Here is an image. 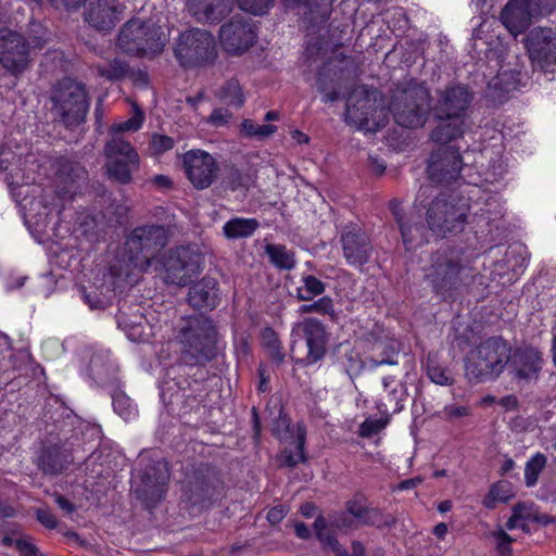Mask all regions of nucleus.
Instances as JSON below:
<instances>
[{
	"label": "nucleus",
	"mask_w": 556,
	"mask_h": 556,
	"mask_svg": "<svg viewBox=\"0 0 556 556\" xmlns=\"http://www.w3.org/2000/svg\"><path fill=\"white\" fill-rule=\"evenodd\" d=\"M176 338L181 358L187 365H204L217 354V330L206 317L193 316L186 319Z\"/></svg>",
	"instance_id": "f257e3e1"
},
{
	"label": "nucleus",
	"mask_w": 556,
	"mask_h": 556,
	"mask_svg": "<svg viewBox=\"0 0 556 556\" xmlns=\"http://www.w3.org/2000/svg\"><path fill=\"white\" fill-rule=\"evenodd\" d=\"M469 263L462 249L442 248L435 251L425 268V280L439 295L456 290L470 276Z\"/></svg>",
	"instance_id": "f03ea898"
},
{
	"label": "nucleus",
	"mask_w": 556,
	"mask_h": 556,
	"mask_svg": "<svg viewBox=\"0 0 556 556\" xmlns=\"http://www.w3.org/2000/svg\"><path fill=\"white\" fill-rule=\"evenodd\" d=\"M510 346L502 338H489L469 351L465 375L469 381L485 382L497 378L507 366Z\"/></svg>",
	"instance_id": "7ed1b4c3"
},
{
	"label": "nucleus",
	"mask_w": 556,
	"mask_h": 556,
	"mask_svg": "<svg viewBox=\"0 0 556 556\" xmlns=\"http://www.w3.org/2000/svg\"><path fill=\"white\" fill-rule=\"evenodd\" d=\"M389 112L394 122L405 128L422 127L431 112V97L422 84H409L406 88H396L393 92Z\"/></svg>",
	"instance_id": "20e7f679"
},
{
	"label": "nucleus",
	"mask_w": 556,
	"mask_h": 556,
	"mask_svg": "<svg viewBox=\"0 0 556 556\" xmlns=\"http://www.w3.org/2000/svg\"><path fill=\"white\" fill-rule=\"evenodd\" d=\"M166 243L167 231L164 226L146 225L135 228L125 241L124 256L128 263L124 274L128 276L134 269L147 270Z\"/></svg>",
	"instance_id": "39448f33"
},
{
	"label": "nucleus",
	"mask_w": 556,
	"mask_h": 556,
	"mask_svg": "<svg viewBox=\"0 0 556 556\" xmlns=\"http://www.w3.org/2000/svg\"><path fill=\"white\" fill-rule=\"evenodd\" d=\"M168 41L162 27L153 21L129 20L121 29L118 46L127 54L155 56Z\"/></svg>",
	"instance_id": "423d86ee"
},
{
	"label": "nucleus",
	"mask_w": 556,
	"mask_h": 556,
	"mask_svg": "<svg viewBox=\"0 0 556 556\" xmlns=\"http://www.w3.org/2000/svg\"><path fill=\"white\" fill-rule=\"evenodd\" d=\"M51 102L52 113L66 128L81 124L89 109L85 86L72 78H64L56 84Z\"/></svg>",
	"instance_id": "0eeeda50"
},
{
	"label": "nucleus",
	"mask_w": 556,
	"mask_h": 556,
	"mask_svg": "<svg viewBox=\"0 0 556 556\" xmlns=\"http://www.w3.org/2000/svg\"><path fill=\"white\" fill-rule=\"evenodd\" d=\"M346 117L358 129L375 132L387 125L389 110L378 90L362 89L354 91L348 100Z\"/></svg>",
	"instance_id": "6e6552de"
},
{
	"label": "nucleus",
	"mask_w": 556,
	"mask_h": 556,
	"mask_svg": "<svg viewBox=\"0 0 556 556\" xmlns=\"http://www.w3.org/2000/svg\"><path fill=\"white\" fill-rule=\"evenodd\" d=\"M467 219V207L459 205L451 195L441 194L429 204L425 220L431 233L444 238L464 229Z\"/></svg>",
	"instance_id": "1a4fd4ad"
},
{
	"label": "nucleus",
	"mask_w": 556,
	"mask_h": 556,
	"mask_svg": "<svg viewBox=\"0 0 556 556\" xmlns=\"http://www.w3.org/2000/svg\"><path fill=\"white\" fill-rule=\"evenodd\" d=\"M175 56L184 67H198L212 63L216 53V43L207 30L193 28L182 33L174 49Z\"/></svg>",
	"instance_id": "9d476101"
},
{
	"label": "nucleus",
	"mask_w": 556,
	"mask_h": 556,
	"mask_svg": "<svg viewBox=\"0 0 556 556\" xmlns=\"http://www.w3.org/2000/svg\"><path fill=\"white\" fill-rule=\"evenodd\" d=\"M203 254L195 247H178L170 250L164 262L166 283L187 286L202 270Z\"/></svg>",
	"instance_id": "9b49d317"
},
{
	"label": "nucleus",
	"mask_w": 556,
	"mask_h": 556,
	"mask_svg": "<svg viewBox=\"0 0 556 556\" xmlns=\"http://www.w3.org/2000/svg\"><path fill=\"white\" fill-rule=\"evenodd\" d=\"M223 492V481L217 470L200 465L187 483L186 495L192 505L210 506Z\"/></svg>",
	"instance_id": "f8f14e48"
},
{
	"label": "nucleus",
	"mask_w": 556,
	"mask_h": 556,
	"mask_svg": "<svg viewBox=\"0 0 556 556\" xmlns=\"http://www.w3.org/2000/svg\"><path fill=\"white\" fill-rule=\"evenodd\" d=\"M184 173L197 190L210 188L216 180L219 166L216 159L201 149H192L181 155Z\"/></svg>",
	"instance_id": "ddd939ff"
},
{
	"label": "nucleus",
	"mask_w": 556,
	"mask_h": 556,
	"mask_svg": "<svg viewBox=\"0 0 556 556\" xmlns=\"http://www.w3.org/2000/svg\"><path fill=\"white\" fill-rule=\"evenodd\" d=\"M532 63L544 72L556 71V31L551 27H534L526 38Z\"/></svg>",
	"instance_id": "4468645a"
},
{
	"label": "nucleus",
	"mask_w": 556,
	"mask_h": 556,
	"mask_svg": "<svg viewBox=\"0 0 556 556\" xmlns=\"http://www.w3.org/2000/svg\"><path fill=\"white\" fill-rule=\"evenodd\" d=\"M30 43L18 33L0 30V64L14 76L22 74L30 62Z\"/></svg>",
	"instance_id": "2eb2a0df"
},
{
	"label": "nucleus",
	"mask_w": 556,
	"mask_h": 556,
	"mask_svg": "<svg viewBox=\"0 0 556 556\" xmlns=\"http://www.w3.org/2000/svg\"><path fill=\"white\" fill-rule=\"evenodd\" d=\"M219 39L227 53L242 54L256 40L255 25L242 16H235L220 27Z\"/></svg>",
	"instance_id": "dca6fc26"
},
{
	"label": "nucleus",
	"mask_w": 556,
	"mask_h": 556,
	"mask_svg": "<svg viewBox=\"0 0 556 556\" xmlns=\"http://www.w3.org/2000/svg\"><path fill=\"white\" fill-rule=\"evenodd\" d=\"M473 93L462 84L446 86L438 92L433 106L435 118H463L472 102Z\"/></svg>",
	"instance_id": "f3484780"
},
{
	"label": "nucleus",
	"mask_w": 556,
	"mask_h": 556,
	"mask_svg": "<svg viewBox=\"0 0 556 556\" xmlns=\"http://www.w3.org/2000/svg\"><path fill=\"white\" fill-rule=\"evenodd\" d=\"M389 206L397 223L406 250L415 249L429 241L431 230L427 223L424 224L420 214L412 212L405 215L401 202L397 199H392Z\"/></svg>",
	"instance_id": "a211bd4d"
},
{
	"label": "nucleus",
	"mask_w": 556,
	"mask_h": 556,
	"mask_svg": "<svg viewBox=\"0 0 556 556\" xmlns=\"http://www.w3.org/2000/svg\"><path fill=\"white\" fill-rule=\"evenodd\" d=\"M463 160L457 149L440 147L431 153L428 174L431 181L450 185L459 178Z\"/></svg>",
	"instance_id": "6ab92c4d"
},
{
	"label": "nucleus",
	"mask_w": 556,
	"mask_h": 556,
	"mask_svg": "<svg viewBox=\"0 0 556 556\" xmlns=\"http://www.w3.org/2000/svg\"><path fill=\"white\" fill-rule=\"evenodd\" d=\"M340 243L345 262L353 267H363L374 251L369 237L356 224L346 225L342 229Z\"/></svg>",
	"instance_id": "aec40b11"
},
{
	"label": "nucleus",
	"mask_w": 556,
	"mask_h": 556,
	"mask_svg": "<svg viewBox=\"0 0 556 556\" xmlns=\"http://www.w3.org/2000/svg\"><path fill=\"white\" fill-rule=\"evenodd\" d=\"M296 329L302 332L307 348V353L301 363L309 366L321 361L327 352L328 334L321 321L316 318H304L296 324Z\"/></svg>",
	"instance_id": "412c9836"
},
{
	"label": "nucleus",
	"mask_w": 556,
	"mask_h": 556,
	"mask_svg": "<svg viewBox=\"0 0 556 556\" xmlns=\"http://www.w3.org/2000/svg\"><path fill=\"white\" fill-rule=\"evenodd\" d=\"M507 365L516 379L528 381L538 379L542 369L543 358L538 349L525 346L509 353Z\"/></svg>",
	"instance_id": "4be33fe9"
},
{
	"label": "nucleus",
	"mask_w": 556,
	"mask_h": 556,
	"mask_svg": "<svg viewBox=\"0 0 556 556\" xmlns=\"http://www.w3.org/2000/svg\"><path fill=\"white\" fill-rule=\"evenodd\" d=\"M73 460L72 450L65 443H47L38 453L37 466L45 475L58 476L66 470Z\"/></svg>",
	"instance_id": "5701e85b"
},
{
	"label": "nucleus",
	"mask_w": 556,
	"mask_h": 556,
	"mask_svg": "<svg viewBox=\"0 0 556 556\" xmlns=\"http://www.w3.org/2000/svg\"><path fill=\"white\" fill-rule=\"evenodd\" d=\"M277 432L280 440H288L289 437L294 439L293 447H286L281 464L288 467H294L300 463L305 462V438L306 430L304 425L296 424L295 427L290 426V422L286 418H281L278 422Z\"/></svg>",
	"instance_id": "b1692460"
},
{
	"label": "nucleus",
	"mask_w": 556,
	"mask_h": 556,
	"mask_svg": "<svg viewBox=\"0 0 556 556\" xmlns=\"http://www.w3.org/2000/svg\"><path fill=\"white\" fill-rule=\"evenodd\" d=\"M536 18L526 0H509L500 14L501 23L515 38L523 34Z\"/></svg>",
	"instance_id": "393cba45"
},
{
	"label": "nucleus",
	"mask_w": 556,
	"mask_h": 556,
	"mask_svg": "<svg viewBox=\"0 0 556 556\" xmlns=\"http://www.w3.org/2000/svg\"><path fill=\"white\" fill-rule=\"evenodd\" d=\"M123 7L118 0L90 1L86 11V21L96 29L111 30L121 20Z\"/></svg>",
	"instance_id": "a878e982"
},
{
	"label": "nucleus",
	"mask_w": 556,
	"mask_h": 556,
	"mask_svg": "<svg viewBox=\"0 0 556 556\" xmlns=\"http://www.w3.org/2000/svg\"><path fill=\"white\" fill-rule=\"evenodd\" d=\"M186 10L198 23L217 24L230 12L228 0H186Z\"/></svg>",
	"instance_id": "bb28decb"
},
{
	"label": "nucleus",
	"mask_w": 556,
	"mask_h": 556,
	"mask_svg": "<svg viewBox=\"0 0 556 556\" xmlns=\"http://www.w3.org/2000/svg\"><path fill=\"white\" fill-rule=\"evenodd\" d=\"M217 285L215 278L203 277L189 289V304L195 309H213L218 304Z\"/></svg>",
	"instance_id": "cd10ccee"
},
{
	"label": "nucleus",
	"mask_w": 556,
	"mask_h": 556,
	"mask_svg": "<svg viewBox=\"0 0 556 556\" xmlns=\"http://www.w3.org/2000/svg\"><path fill=\"white\" fill-rule=\"evenodd\" d=\"M56 175L60 184H64L58 191V198L60 201H66L75 193L74 184L86 179L87 173L79 163L65 159L60 162Z\"/></svg>",
	"instance_id": "c85d7f7f"
},
{
	"label": "nucleus",
	"mask_w": 556,
	"mask_h": 556,
	"mask_svg": "<svg viewBox=\"0 0 556 556\" xmlns=\"http://www.w3.org/2000/svg\"><path fill=\"white\" fill-rule=\"evenodd\" d=\"M151 470L147 471L143 476V494L150 497L152 501H160L166 491V484L169 479V471L167 463L164 460H157Z\"/></svg>",
	"instance_id": "c756f323"
},
{
	"label": "nucleus",
	"mask_w": 556,
	"mask_h": 556,
	"mask_svg": "<svg viewBox=\"0 0 556 556\" xmlns=\"http://www.w3.org/2000/svg\"><path fill=\"white\" fill-rule=\"evenodd\" d=\"M116 318L118 327L125 331L131 341H141L146 339V317L138 306H136V312L132 315H129L124 311V308H119Z\"/></svg>",
	"instance_id": "7c9ffc66"
},
{
	"label": "nucleus",
	"mask_w": 556,
	"mask_h": 556,
	"mask_svg": "<svg viewBox=\"0 0 556 556\" xmlns=\"http://www.w3.org/2000/svg\"><path fill=\"white\" fill-rule=\"evenodd\" d=\"M139 154L130 155V159L108 160L105 167L109 177L119 184H129L132 173L139 168Z\"/></svg>",
	"instance_id": "2f4dec72"
},
{
	"label": "nucleus",
	"mask_w": 556,
	"mask_h": 556,
	"mask_svg": "<svg viewBox=\"0 0 556 556\" xmlns=\"http://www.w3.org/2000/svg\"><path fill=\"white\" fill-rule=\"evenodd\" d=\"M440 123L431 132V140L446 144L450 141L462 137L465 131V119L463 118H437Z\"/></svg>",
	"instance_id": "473e14b6"
},
{
	"label": "nucleus",
	"mask_w": 556,
	"mask_h": 556,
	"mask_svg": "<svg viewBox=\"0 0 556 556\" xmlns=\"http://www.w3.org/2000/svg\"><path fill=\"white\" fill-rule=\"evenodd\" d=\"M258 227L256 218L233 217L224 224L222 231L227 240H238L252 237Z\"/></svg>",
	"instance_id": "72a5a7b5"
},
{
	"label": "nucleus",
	"mask_w": 556,
	"mask_h": 556,
	"mask_svg": "<svg viewBox=\"0 0 556 556\" xmlns=\"http://www.w3.org/2000/svg\"><path fill=\"white\" fill-rule=\"evenodd\" d=\"M427 377L431 382L447 387L454 383V378L447 367L439 362L438 353L429 352L425 363Z\"/></svg>",
	"instance_id": "f704fd0d"
},
{
	"label": "nucleus",
	"mask_w": 556,
	"mask_h": 556,
	"mask_svg": "<svg viewBox=\"0 0 556 556\" xmlns=\"http://www.w3.org/2000/svg\"><path fill=\"white\" fill-rule=\"evenodd\" d=\"M361 525L379 526L381 513L375 508L366 507L357 497L346 503V510Z\"/></svg>",
	"instance_id": "c9c22d12"
},
{
	"label": "nucleus",
	"mask_w": 556,
	"mask_h": 556,
	"mask_svg": "<svg viewBox=\"0 0 556 556\" xmlns=\"http://www.w3.org/2000/svg\"><path fill=\"white\" fill-rule=\"evenodd\" d=\"M316 538L325 548H330L336 556H348L346 549L339 544L336 534L327 529L324 517L319 516L313 523Z\"/></svg>",
	"instance_id": "e433bc0d"
},
{
	"label": "nucleus",
	"mask_w": 556,
	"mask_h": 556,
	"mask_svg": "<svg viewBox=\"0 0 556 556\" xmlns=\"http://www.w3.org/2000/svg\"><path fill=\"white\" fill-rule=\"evenodd\" d=\"M265 252L270 262L279 269L291 270L295 267V255L281 244H267Z\"/></svg>",
	"instance_id": "4c0bfd02"
},
{
	"label": "nucleus",
	"mask_w": 556,
	"mask_h": 556,
	"mask_svg": "<svg viewBox=\"0 0 556 556\" xmlns=\"http://www.w3.org/2000/svg\"><path fill=\"white\" fill-rule=\"evenodd\" d=\"M103 153L108 160L130 159V155L138 154L131 143L122 136H111L104 146Z\"/></svg>",
	"instance_id": "58836bf2"
},
{
	"label": "nucleus",
	"mask_w": 556,
	"mask_h": 556,
	"mask_svg": "<svg viewBox=\"0 0 556 556\" xmlns=\"http://www.w3.org/2000/svg\"><path fill=\"white\" fill-rule=\"evenodd\" d=\"M513 497L514 492L511 483L502 480L491 485L489 493L482 501V504L488 509H494L497 503H506Z\"/></svg>",
	"instance_id": "ea45409f"
},
{
	"label": "nucleus",
	"mask_w": 556,
	"mask_h": 556,
	"mask_svg": "<svg viewBox=\"0 0 556 556\" xmlns=\"http://www.w3.org/2000/svg\"><path fill=\"white\" fill-rule=\"evenodd\" d=\"M394 379L391 376L382 379L384 390L388 392L389 402L391 404L392 413H400L404 407V402L407 397V390L404 383L399 382L394 387Z\"/></svg>",
	"instance_id": "a19ab883"
},
{
	"label": "nucleus",
	"mask_w": 556,
	"mask_h": 556,
	"mask_svg": "<svg viewBox=\"0 0 556 556\" xmlns=\"http://www.w3.org/2000/svg\"><path fill=\"white\" fill-rule=\"evenodd\" d=\"M98 76L110 81L119 80L128 73V64L121 59H113L106 64H97L93 66Z\"/></svg>",
	"instance_id": "79ce46f5"
},
{
	"label": "nucleus",
	"mask_w": 556,
	"mask_h": 556,
	"mask_svg": "<svg viewBox=\"0 0 556 556\" xmlns=\"http://www.w3.org/2000/svg\"><path fill=\"white\" fill-rule=\"evenodd\" d=\"M301 281L302 286L296 288V298L300 301H311L326 290L325 283L313 275L303 276Z\"/></svg>",
	"instance_id": "37998d69"
},
{
	"label": "nucleus",
	"mask_w": 556,
	"mask_h": 556,
	"mask_svg": "<svg viewBox=\"0 0 556 556\" xmlns=\"http://www.w3.org/2000/svg\"><path fill=\"white\" fill-rule=\"evenodd\" d=\"M218 98L229 106L240 108L244 103V94L237 79L227 80L219 89Z\"/></svg>",
	"instance_id": "c03bdc74"
},
{
	"label": "nucleus",
	"mask_w": 556,
	"mask_h": 556,
	"mask_svg": "<svg viewBox=\"0 0 556 556\" xmlns=\"http://www.w3.org/2000/svg\"><path fill=\"white\" fill-rule=\"evenodd\" d=\"M547 463L544 454L538 452L532 455L525 466V482L527 486H534Z\"/></svg>",
	"instance_id": "a18cd8bd"
},
{
	"label": "nucleus",
	"mask_w": 556,
	"mask_h": 556,
	"mask_svg": "<svg viewBox=\"0 0 556 556\" xmlns=\"http://www.w3.org/2000/svg\"><path fill=\"white\" fill-rule=\"evenodd\" d=\"M144 115L138 105H134V115L127 121L115 123L110 128L111 136H121L125 131H137L142 127Z\"/></svg>",
	"instance_id": "49530a36"
},
{
	"label": "nucleus",
	"mask_w": 556,
	"mask_h": 556,
	"mask_svg": "<svg viewBox=\"0 0 556 556\" xmlns=\"http://www.w3.org/2000/svg\"><path fill=\"white\" fill-rule=\"evenodd\" d=\"M533 504L532 503H518L513 507V514L506 522L507 530L517 529L519 523L525 521H533Z\"/></svg>",
	"instance_id": "de8ad7c7"
},
{
	"label": "nucleus",
	"mask_w": 556,
	"mask_h": 556,
	"mask_svg": "<svg viewBox=\"0 0 556 556\" xmlns=\"http://www.w3.org/2000/svg\"><path fill=\"white\" fill-rule=\"evenodd\" d=\"M276 0H237L240 10L255 15L263 16L274 7Z\"/></svg>",
	"instance_id": "09e8293b"
},
{
	"label": "nucleus",
	"mask_w": 556,
	"mask_h": 556,
	"mask_svg": "<svg viewBox=\"0 0 556 556\" xmlns=\"http://www.w3.org/2000/svg\"><path fill=\"white\" fill-rule=\"evenodd\" d=\"M300 314L318 313L321 315L334 316L333 301L330 296H321L311 304H303L299 307Z\"/></svg>",
	"instance_id": "8fccbe9b"
},
{
	"label": "nucleus",
	"mask_w": 556,
	"mask_h": 556,
	"mask_svg": "<svg viewBox=\"0 0 556 556\" xmlns=\"http://www.w3.org/2000/svg\"><path fill=\"white\" fill-rule=\"evenodd\" d=\"M241 130L247 137L263 139L273 135L277 127L274 125H258L252 119H244L241 124Z\"/></svg>",
	"instance_id": "3c124183"
},
{
	"label": "nucleus",
	"mask_w": 556,
	"mask_h": 556,
	"mask_svg": "<svg viewBox=\"0 0 556 556\" xmlns=\"http://www.w3.org/2000/svg\"><path fill=\"white\" fill-rule=\"evenodd\" d=\"M389 422V418H367L361 424L358 434L362 438H371L383 430Z\"/></svg>",
	"instance_id": "603ef678"
},
{
	"label": "nucleus",
	"mask_w": 556,
	"mask_h": 556,
	"mask_svg": "<svg viewBox=\"0 0 556 556\" xmlns=\"http://www.w3.org/2000/svg\"><path fill=\"white\" fill-rule=\"evenodd\" d=\"M113 408L124 419L129 420L136 415V409L129 397L124 394L113 396Z\"/></svg>",
	"instance_id": "864d4df0"
},
{
	"label": "nucleus",
	"mask_w": 556,
	"mask_h": 556,
	"mask_svg": "<svg viewBox=\"0 0 556 556\" xmlns=\"http://www.w3.org/2000/svg\"><path fill=\"white\" fill-rule=\"evenodd\" d=\"M175 146V140L166 135L153 134L150 140V150L154 155H161Z\"/></svg>",
	"instance_id": "5fc2aeb1"
},
{
	"label": "nucleus",
	"mask_w": 556,
	"mask_h": 556,
	"mask_svg": "<svg viewBox=\"0 0 556 556\" xmlns=\"http://www.w3.org/2000/svg\"><path fill=\"white\" fill-rule=\"evenodd\" d=\"M495 542V547L500 556H510L511 555V544L515 541L509 534H507L503 529H498L491 533Z\"/></svg>",
	"instance_id": "6e6d98bb"
},
{
	"label": "nucleus",
	"mask_w": 556,
	"mask_h": 556,
	"mask_svg": "<svg viewBox=\"0 0 556 556\" xmlns=\"http://www.w3.org/2000/svg\"><path fill=\"white\" fill-rule=\"evenodd\" d=\"M400 353L399 346H395L393 343L383 349L381 353V358H370V367L377 368L382 365H396L397 356Z\"/></svg>",
	"instance_id": "4d7b16f0"
},
{
	"label": "nucleus",
	"mask_w": 556,
	"mask_h": 556,
	"mask_svg": "<svg viewBox=\"0 0 556 556\" xmlns=\"http://www.w3.org/2000/svg\"><path fill=\"white\" fill-rule=\"evenodd\" d=\"M538 18L549 16L556 11V0H526Z\"/></svg>",
	"instance_id": "13d9d810"
},
{
	"label": "nucleus",
	"mask_w": 556,
	"mask_h": 556,
	"mask_svg": "<svg viewBox=\"0 0 556 556\" xmlns=\"http://www.w3.org/2000/svg\"><path fill=\"white\" fill-rule=\"evenodd\" d=\"M441 414L442 418L445 420H455L468 416L470 414V408L465 405H445Z\"/></svg>",
	"instance_id": "bf43d9fd"
},
{
	"label": "nucleus",
	"mask_w": 556,
	"mask_h": 556,
	"mask_svg": "<svg viewBox=\"0 0 556 556\" xmlns=\"http://www.w3.org/2000/svg\"><path fill=\"white\" fill-rule=\"evenodd\" d=\"M332 527L339 530H350L357 528L361 523L357 522L351 515L346 511L340 513L336 515L331 520Z\"/></svg>",
	"instance_id": "052dcab7"
},
{
	"label": "nucleus",
	"mask_w": 556,
	"mask_h": 556,
	"mask_svg": "<svg viewBox=\"0 0 556 556\" xmlns=\"http://www.w3.org/2000/svg\"><path fill=\"white\" fill-rule=\"evenodd\" d=\"M223 186L229 190H236L242 185V174L238 168L231 167L223 177Z\"/></svg>",
	"instance_id": "680f3d73"
},
{
	"label": "nucleus",
	"mask_w": 556,
	"mask_h": 556,
	"mask_svg": "<svg viewBox=\"0 0 556 556\" xmlns=\"http://www.w3.org/2000/svg\"><path fill=\"white\" fill-rule=\"evenodd\" d=\"M36 519L47 529H55L58 527V519L51 513L49 508H36L35 510Z\"/></svg>",
	"instance_id": "e2e57ef3"
},
{
	"label": "nucleus",
	"mask_w": 556,
	"mask_h": 556,
	"mask_svg": "<svg viewBox=\"0 0 556 556\" xmlns=\"http://www.w3.org/2000/svg\"><path fill=\"white\" fill-rule=\"evenodd\" d=\"M269 336V340L267 342V346L270 349V357L273 361L277 363H282L285 359V354L280 349L279 341L271 330H267Z\"/></svg>",
	"instance_id": "0e129e2a"
},
{
	"label": "nucleus",
	"mask_w": 556,
	"mask_h": 556,
	"mask_svg": "<svg viewBox=\"0 0 556 556\" xmlns=\"http://www.w3.org/2000/svg\"><path fill=\"white\" fill-rule=\"evenodd\" d=\"M231 118V113L225 109H215L208 117L210 124L216 127L226 125Z\"/></svg>",
	"instance_id": "69168bd1"
},
{
	"label": "nucleus",
	"mask_w": 556,
	"mask_h": 556,
	"mask_svg": "<svg viewBox=\"0 0 556 556\" xmlns=\"http://www.w3.org/2000/svg\"><path fill=\"white\" fill-rule=\"evenodd\" d=\"M257 374L260 377L258 382V391L260 392H268L269 391V372L265 365H260L257 368Z\"/></svg>",
	"instance_id": "338daca9"
},
{
	"label": "nucleus",
	"mask_w": 556,
	"mask_h": 556,
	"mask_svg": "<svg viewBox=\"0 0 556 556\" xmlns=\"http://www.w3.org/2000/svg\"><path fill=\"white\" fill-rule=\"evenodd\" d=\"M15 546L24 556H34L37 553L36 546L27 540H16Z\"/></svg>",
	"instance_id": "774afa93"
}]
</instances>
